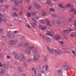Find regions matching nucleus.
Masks as SVG:
<instances>
[{
    "instance_id": "obj_1",
    "label": "nucleus",
    "mask_w": 76,
    "mask_h": 76,
    "mask_svg": "<svg viewBox=\"0 0 76 76\" xmlns=\"http://www.w3.org/2000/svg\"><path fill=\"white\" fill-rule=\"evenodd\" d=\"M20 58L19 59V61L20 62L23 61V60H25V58L24 57V55L22 53H20Z\"/></svg>"
},
{
    "instance_id": "obj_2",
    "label": "nucleus",
    "mask_w": 76,
    "mask_h": 76,
    "mask_svg": "<svg viewBox=\"0 0 76 76\" xmlns=\"http://www.w3.org/2000/svg\"><path fill=\"white\" fill-rule=\"evenodd\" d=\"M33 4L35 6L36 9H38L40 8H41V7L40 6L38 5V3L37 2H34Z\"/></svg>"
},
{
    "instance_id": "obj_3",
    "label": "nucleus",
    "mask_w": 76,
    "mask_h": 76,
    "mask_svg": "<svg viewBox=\"0 0 76 76\" xmlns=\"http://www.w3.org/2000/svg\"><path fill=\"white\" fill-rule=\"evenodd\" d=\"M63 68L64 70H67L70 69V66L68 65H64L63 66Z\"/></svg>"
},
{
    "instance_id": "obj_4",
    "label": "nucleus",
    "mask_w": 76,
    "mask_h": 76,
    "mask_svg": "<svg viewBox=\"0 0 76 76\" xmlns=\"http://www.w3.org/2000/svg\"><path fill=\"white\" fill-rule=\"evenodd\" d=\"M39 27L42 31L44 30H46V29H47L46 27L45 26H42L41 25H39Z\"/></svg>"
},
{
    "instance_id": "obj_5",
    "label": "nucleus",
    "mask_w": 76,
    "mask_h": 76,
    "mask_svg": "<svg viewBox=\"0 0 76 76\" xmlns=\"http://www.w3.org/2000/svg\"><path fill=\"white\" fill-rule=\"evenodd\" d=\"M38 58H39V56L37 55H36L34 56V58L33 59V60L34 61L35 60H38Z\"/></svg>"
},
{
    "instance_id": "obj_6",
    "label": "nucleus",
    "mask_w": 76,
    "mask_h": 76,
    "mask_svg": "<svg viewBox=\"0 0 76 76\" xmlns=\"http://www.w3.org/2000/svg\"><path fill=\"white\" fill-rule=\"evenodd\" d=\"M47 49L48 51L50 53H53L54 51V49L53 48L50 49L48 47H47Z\"/></svg>"
},
{
    "instance_id": "obj_7",
    "label": "nucleus",
    "mask_w": 76,
    "mask_h": 76,
    "mask_svg": "<svg viewBox=\"0 0 76 76\" xmlns=\"http://www.w3.org/2000/svg\"><path fill=\"white\" fill-rule=\"evenodd\" d=\"M6 17L4 16H3L2 18H0V23H1V21L2 20L3 22H6Z\"/></svg>"
},
{
    "instance_id": "obj_8",
    "label": "nucleus",
    "mask_w": 76,
    "mask_h": 76,
    "mask_svg": "<svg viewBox=\"0 0 76 76\" xmlns=\"http://www.w3.org/2000/svg\"><path fill=\"white\" fill-rule=\"evenodd\" d=\"M46 4H49L50 6L52 5V4L51 2V0H46Z\"/></svg>"
},
{
    "instance_id": "obj_9",
    "label": "nucleus",
    "mask_w": 76,
    "mask_h": 76,
    "mask_svg": "<svg viewBox=\"0 0 76 76\" xmlns=\"http://www.w3.org/2000/svg\"><path fill=\"white\" fill-rule=\"evenodd\" d=\"M23 44L24 45L23 46V47L25 48H27L29 45V43L26 42H23Z\"/></svg>"
},
{
    "instance_id": "obj_10",
    "label": "nucleus",
    "mask_w": 76,
    "mask_h": 76,
    "mask_svg": "<svg viewBox=\"0 0 76 76\" xmlns=\"http://www.w3.org/2000/svg\"><path fill=\"white\" fill-rule=\"evenodd\" d=\"M8 43L9 44H11V45H14V44H15V41L14 40H11L9 41Z\"/></svg>"
},
{
    "instance_id": "obj_11",
    "label": "nucleus",
    "mask_w": 76,
    "mask_h": 76,
    "mask_svg": "<svg viewBox=\"0 0 76 76\" xmlns=\"http://www.w3.org/2000/svg\"><path fill=\"white\" fill-rule=\"evenodd\" d=\"M17 69H18V71H19L20 72H23V69L22 68V67L21 66H18L17 67Z\"/></svg>"
},
{
    "instance_id": "obj_12",
    "label": "nucleus",
    "mask_w": 76,
    "mask_h": 76,
    "mask_svg": "<svg viewBox=\"0 0 76 76\" xmlns=\"http://www.w3.org/2000/svg\"><path fill=\"white\" fill-rule=\"evenodd\" d=\"M54 38L56 40H58V39L61 38V37H60V36L59 35H57L55 36Z\"/></svg>"
},
{
    "instance_id": "obj_13",
    "label": "nucleus",
    "mask_w": 76,
    "mask_h": 76,
    "mask_svg": "<svg viewBox=\"0 0 76 76\" xmlns=\"http://www.w3.org/2000/svg\"><path fill=\"white\" fill-rule=\"evenodd\" d=\"M15 54H16V55L14 56V58L16 60H18V59L19 58V56L18 55V54L16 53H15Z\"/></svg>"
},
{
    "instance_id": "obj_14",
    "label": "nucleus",
    "mask_w": 76,
    "mask_h": 76,
    "mask_svg": "<svg viewBox=\"0 0 76 76\" xmlns=\"http://www.w3.org/2000/svg\"><path fill=\"white\" fill-rule=\"evenodd\" d=\"M60 55V52L59 50H55V55L56 56H58V55Z\"/></svg>"
},
{
    "instance_id": "obj_15",
    "label": "nucleus",
    "mask_w": 76,
    "mask_h": 76,
    "mask_svg": "<svg viewBox=\"0 0 76 76\" xmlns=\"http://www.w3.org/2000/svg\"><path fill=\"white\" fill-rule=\"evenodd\" d=\"M22 66L23 67H26L27 66V63L26 62H23L22 63Z\"/></svg>"
},
{
    "instance_id": "obj_16",
    "label": "nucleus",
    "mask_w": 76,
    "mask_h": 76,
    "mask_svg": "<svg viewBox=\"0 0 76 76\" xmlns=\"http://www.w3.org/2000/svg\"><path fill=\"white\" fill-rule=\"evenodd\" d=\"M61 70L59 69L57 71V73L59 75V76H61V75H63L62 74H61Z\"/></svg>"
},
{
    "instance_id": "obj_17",
    "label": "nucleus",
    "mask_w": 76,
    "mask_h": 76,
    "mask_svg": "<svg viewBox=\"0 0 76 76\" xmlns=\"http://www.w3.org/2000/svg\"><path fill=\"white\" fill-rule=\"evenodd\" d=\"M10 33H11V31H9L7 33V37L9 39H10Z\"/></svg>"
},
{
    "instance_id": "obj_18",
    "label": "nucleus",
    "mask_w": 76,
    "mask_h": 76,
    "mask_svg": "<svg viewBox=\"0 0 76 76\" xmlns=\"http://www.w3.org/2000/svg\"><path fill=\"white\" fill-rule=\"evenodd\" d=\"M46 23H47V25L48 26H51V25H50V22H49V20H48L47 19H46Z\"/></svg>"
},
{
    "instance_id": "obj_19",
    "label": "nucleus",
    "mask_w": 76,
    "mask_h": 76,
    "mask_svg": "<svg viewBox=\"0 0 76 76\" xmlns=\"http://www.w3.org/2000/svg\"><path fill=\"white\" fill-rule=\"evenodd\" d=\"M25 53L27 54H29L31 53L30 50L28 49H26L25 51Z\"/></svg>"
},
{
    "instance_id": "obj_20",
    "label": "nucleus",
    "mask_w": 76,
    "mask_h": 76,
    "mask_svg": "<svg viewBox=\"0 0 76 76\" xmlns=\"http://www.w3.org/2000/svg\"><path fill=\"white\" fill-rule=\"evenodd\" d=\"M4 70L3 69H0V73H1V74H4Z\"/></svg>"
},
{
    "instance_id": "obj_21",
    "label": "nucleus",
    "mask_w": 76,
    "mask_h": 76,
    "mask_svg": "<svg viewBox=\"0 0 76 76\" xmlns=\"http://www.w3.org/2000/svg\"><path fill=\"white\" fill-rule=\"evenodd\" d=\"M35 48V47L34 46H29L28 47V48L29 50H32V49H34Z\"/></svg>"
},
{
    "instance_id": "obj_22",
    "label": "nucleus",
    "mask_w": 76,
    "mask_h": 76,
    "mask_svg": "<svg viewBox=\"0 0 76 76\" xmlns=\"http://www.w3.org/2000/svg\"><path fill=\"white\" fill-rule=\"evenodd\" d=\"M31 13L32 15L34 16L36 14V12H35L34 10H32L31 11Z\"/></svg>"
},
{
    "instance_id": "obj_23",
    "label": "nucleus",
    "mask_w": 76,
    "mask_h": 76,
    "mask_svg": "<svg viewBox=\"0 0 76 76\" xmlns=\"http://www.w3.org/2000/svg\"><path fill=\"white\" fill-rule=\"evenodd\" d=\"M11 15L12 16H17V15H18V14H16V13L15 12H14Z\"/></svg>"
},
{
    "instance_id": "obj_24",
    "label": "nucleus",
    "mask_w": 76,
    "mask_h": 76,
    "mask_svg": "<svg viewBox=\"0 0 76 76\" xmlns=\"http://www.w3.org/2000/svg\"><path fill=\"white\" fill-rule=\"evenodd\" d=\"M25 25L26 26H27L28 28H31V26L29 25V24H28V23H26L25 24Z\"/></svg>"
},
{
    "instance_id": "obj_25",
    "label": "nucleus",
    "mask_w": 76,
    "mask_h": 76,
    "mask_svg": "<svg viewBox=\"0 0 76 76\" xmlns=\"http://www.w3.org/2000/svg\"><path fill=\"white\" fill-rule=\"evenodd\" d=\"M13 37H14V35H13V34H12L11 35H10V39H13Z\"/></svg>"
},
{
    "instance_id": "obj_26",
    "label": "nucleus",
    "mask_w": 76,
    "mask_h": 76,
    "mask_svg": "<svg viewBox=\"0 0 76 76\" xmlns=\"http://www.w3.org/2000/svg\"><path fill=\"white\" fill-rule=\"evenodd\" d=\"M47 35H49V36H51V33L50 31H48V32L46 33Z\"/></svg>"
},
{
    "instance_id": "obj_27",
    "label": "nucleus",
    "mask_w": 76,
    "mask_h": 76,
    "mask_svg": "<svg viewBox=\"0 0 76 76\" xmlns=\"http://www.w3.org/2000/svg\"><path fill=\"white\" fill-rule=\"evenodd\" d=\"M4 67L6 69H8V65L6 64H4Z\"/></svg>"
},
{
    "instance_id": "obj_28",
    "label": "nucleus",
    "mask_w": 76,
    "mask_h": 76,
    "mask_svg": "<svg viewBox=\"0 0 76 76\" xmlns=\"http://www.w3.org/2000/svg\"><path fill=\"white\" fill-rule=\"evenodd\" d=\"M52 16L54 18H56L57 16H56V15L54 14H52Z\"/></svg>"
},
{
    "instance_id": "obj_29",
    "label": "nucleus",
    "mask_w": 76,
    "mask_h": 76,
    "mask_svg": "<svg viewBox=\"0 0 76 76\" xmlns=\"http://www.w3.org/2000/svg\"><path fill=\"white\" fill-rule=\"evenodd\" d=\"M46 38H47V40H48V41L49 42H50V41H51V39H50V38L48 37H47Z\"/></svg>"
},
{
    "instance_id": "obj_30",
    "label": "nucleus",
    "mask_w": 76,
    "mask_h": 76,
    "mask_svg": "<svg viewBox=\"0 0 76 76\" xmlns=\"http://www.w3.org/2000/svg\"><path fill=\"white\" fill-rule=\"evenodd\" d=\"M14 2L16 6H18L19 5V4L16 0L14 1Z\"/></svg>"
},
{
    "instance_id": "obj_31",
    "label": "nucleus",
    "mask_w": 76,
    "mask_h": 76,
    "mask_svg": "<svg viewBox=\"0 0 76 76\" xmlns=\"http://www.w3.org/2000/svg\"><path fill=\"white\" fill-rule=\"evenodd\" d=\"M68 32H69V31L67 30H66L63 31V32L66 33H68Z\"/></svg>"
},
{
    "instance_id": "obj_32",
    "label": "nucleus",
    "mask_w": 76,
    "mask_h": 76,
    "mask_svg": "<svg viewBox=\"0 0 76 76\" xmlns=\"http://www.w3.org/2000/svg\"><path fill=\"white\" fill-rule=\"evenodd\" d=\"M70 6H71L70 3H68L66 5V7H70Z\"/></svg>"
},
{
    "instance_id": "obj_33",
    "label": "nucleus",
    "mask_w": 76,
    "mask_h": 76,
    "mask_svg": "<svg viewBox=\"0 0 76 76\" xmlns=\"http://www.w3.org/2000/svg\"><path fill=\"white\" fill-rule=\"evenodd\" d=\"M49 10L50 11H51L52 12H54V11H55L54 9H53V8H50Z\"/></svg>"
},
{
    "instance_id": "obj_34",
    "label": "nucleus",
    "mask_w": 76,
    "mask_h": 76,
    "mask_svg": "<svg viewBox=\"0 0 76 76\" xmlns=\"http://www.w3.org/2000/svg\"><path fill=\"white\" fill-rule=\"evenodd\" d=\"M58 6L59 7H61V8H63V5H62V4H58Z\"/></svg>"
},
{
    "instance_id": "obj_35",
    "label": "nucleus",
    "mask_w": 76,
    "mask_h": 76,
    "mask_svg": "<svg viewBox=\"0 0 76 76\" xmlns=\"http://www.w3.org/2000/svg\"><path fill=\"white\" fill-rule=\"evenodd\" d=\"M32 53L33 54H36L37 53V50H33Z\"/></svg>"
},
{
    "instance_id": "obj_36",
    "label": "nucleus",
    "mask_w": 76,
    "mask_h": 76,
    "mask_svg": "<svg viewBox=\"0 0 76 76\" xmlns=\"http://www.w3.org/2000/svg\"><path fill=\"white\" fill-rule=\"evenodd\" d=\"M27 16L28 17H30L31 16V13L30 12H28L27 14Z\"/></svg>"
},
{
    "instance_id": "obj_37",
    "label": "nucleus",
    "mask_w": 76,
    "mask_h": 76,
    "mask_svg": "<svg viewBox=\"0 0 76 76\" xmlns=\"http://www.w3.org/2000/svg\"><path fill=\"white\" fill-rule=\"evenodd\" d=\"M14 19L15 20V21H16V20H18V17L17 16H15V18H14Z\"/></svg>"
},
{
    "instance_id": "obj_38",
    "label": "nucleus",
    "mask_w": 76,
    "mask_h": 76,
    "mask_svg": "<svg viewBox=\"0 0 76 76\" xmlns=\"http://www.w3.org/2000/svg\"><path fill=\"white\" fill-rule=\"evenodd\" d=\"M13 10H15L16 11H18V8H16L15 7H14L13 8Z\"/></svg>"
},
{
    "instance_id": "obj_39",
    "label": "nucleus",
    "mask_w": 76,
    "mask_h": 76,
    "mask_svg": "<svg viewBox=\"0 0 76 76\" xmlns=\"http://www.w3.org/2000/svg\"><path fill=\"white\" fill-rule=\"evenodd\" d=\"M41 15L43 16H45V14L43 12H42Z\"/></svg>"
},
{
    "instance_id": "obj_40",
    "label": "nucleus",
    "mask_w": 76,
    "mask_h": 76,
    "mask_svg": "<svg viewBox=\"0 0 76 76\" xmlns=\"http://www.w3.org/2000/svg\"><path fill=\"white\" fill-rule=\"evenodd\" d=\"M32 20H33V21H34V22H37V20H36V19H35V18H33L32 19Z\"/></svg>"
},
{
    "instance_id": "obj_41",
    "label": "nucleus",
    "mask_w": 76,
    "mask_h": 76,
    "mask_svg": "<svg viewBox=\"0 0 76 76\" xmlns=\"http://www.w3.org/2000/svg\"><path fill=\"white\" fill-rule=\"evenodd\" d=\"M18 45L19 47H22V44L20 43H19Z\"/></svg>"
},
{
    "instance_id": "obj_42",
    "label": "nucleus",
    "mask_w": 76,
    "mask_h": 76,
    "mask_svg": "<svg viewBox=\"0 0 76 76\" xmlns=\"http://www.w3.org/2000/svg\"><path fill=\"white\" fill-rule=\"evenodd\" d=\"M59 42L60 44H64V42H63L62 41H60Z\"/></svg>"
},
{
    "instance_id": "obj_43",
    "label": "nucleus",
    "mask_w": 76,
    "mask_h": 76,
    "mask_svg": "<svg viewBox=\"0 0 76 76\" xmlns=\"http://www.w3.org/2000/svg\"><path fill=\"white\" fill-rule=\"evenodd\" d=\"M68 22H71L72 21V18H68Z\"/></svg>"
},
{
    "instance_id": "obj_44",
    "label": "nucleus",
    "mask_w": 76,
    "mask_h": 76,
    "mask_svg": "<svg viewBox=\"0 0 76 76\" xmlns=\"http://www.w3.org/2000/svg\"><path fill=\"white\" fill-rule=\"evenodd\" d=\"M41 22L42 23H45V21L44 20H41Z\"/></svg>"
},
{
    "instance_id": "obj_45",
    "label": "nucleus",
    "mask_w": 76,
    "mask_h": 76,
    "mask_svg": "<svg viewBox=\"0 0 76 76\" xmlns=\"http://www.w3.org/2000/svg\"><path fill=\"white\" fill-rule=\"evenodd\" d=\"M31 8H32V7L31 6H30L29 7H28V10H30Z\"/></svg>"
},
{
    "instance_id": "obj_46",
    "label": "nucleus",
    "mask_w": 76,
    "mask_h": 76,
    "mask_svg": "<svg viewBox=\"0 0 76 76\" xmlns=\"http://www.w3.org/2000/svg\"><path fill=\"white\" fill-rule=\"evenodd\" d=\"M42 73H45V71L43 70H42L41 72Z\"/></svg>"
},
{
    "instance_id": "obj_47",
    "label": "nucleus",
    "mask_w": 76,
    "mask_h": 76,
    "mask_svg": "<svg viewBox=\"0 0 76 76\" xmlns=\"http://www.w3.org/2000/svg\"><path fill=\"white\" fill-rule=\"evenodd\" d=\"M4 16V15H1V14H0V19H1V18H2V17Z\"/></svg>"
},
{
    "instance_id": "obj_48",
    "label": "nucleus",
    "mask_w": 76,
    "mask_h": 76,
    "mask_svg": "<svg viewBox=\"0 0 76 76\" xmlns=\"http://www.w3.org/2000/svg\"><path fill=\"white\" fill-rule=\"evenodd\" d=\"M45 68H48V66L47 65H46L45 66Z\"/></svg>"
},
{
    "instance_id": "obj_49",
    "label": "nucleus",
    "mask_w": 76,
    "mask_h": 76,
    "mask_svg": "<svg viewBox=\"0 0 76 76\" xmlns=\"http://www.w3.org/2000/svg\"><path fill=\"white\" fill-rule=\"evenodd\" d=\"M44 61L46 62L47 61V58H45L44 60Z\"/></svg>"
},
{
    "instance_id": "obj_50",
    "label": "nucleus",
    "mask_w": 76,
    "mask_h": 76,
    "mask_svg": "<svg viewBox=\"0 0 76 76\" xmlns=\"http://www.w3.org/2000/svg\"><path fill=\"white\" fill-rule=\"evenodd\" d=\"M27 61H28V62L29 63H30V62H31V60H30V59H27Z\"/></svg>"
},
{
    "instance_id": "obj_51",
    "label": "nucleus",
    "mask_w": 76,
    "mask_h": 76,
    "mask_svg": "<svg viewBox=\"0 0 76 76\" xmlns=\"http://www.w3.org/2000/svg\"><path fill=\"white\" fill-rule=\"evenodd\" d=\"M45 71L48 72V68H45Z\"/></svg>"
},
{
    "instance_id": "obj_52",
    "label": "nucleus",
    "mask_w": 76,
    "mask_h": 76,
    "mask_svg": "<svg viewBox=\"0 0 76 76\" xmlns=\"http://www.w3.org/2000/svg\"><path fill=\"white\" fill-rule=\"evenodd\" d=\"M36 18L37 20H38V19H39V16H37L36 17Z\"/></svg>"
},
{
    "instance_id": "obj_53",
    "label": "nucleus",
    "mask_w": 76,
    "mask_h": 76,
    "mask_svg": "<svg viewBox=\"0 0 76 76\" xmlns=\"http://www.w3.org/2000/svg\"><path fill=\"white\" fill-rule=\"evenodd\" d=\"M14 34H17V31H14Z\"/></svg>"
},
{
    "instance_id": "obj_54",
    "label": "nucleus",
    "mask_w": 76,
    "mask_h": 76,
    "mask_svg": "<svg viewBox=\"0 0 76 76\" xmlns=\"http://www.w3.org/2000/svg\"><path fill=\"white\" fill-rule=\"evenodd\" d=\"M72 53H73V54H74V55H75V51H73V50H72Z\"/></svg>"
},
{
    "instance_id": "obj_55",
    "label": "nucleus",
    "mask_w": 76,
    "mask_h": 76,
    "mask_svg": "<svg viewBox=\"0 0 76 76\" xmlns=\"http://www.w3.org/2000/svg\"><path fill=\"white\" fill-rule=\"evenodd\" d=\"M22 76H27L25 74H22Z\"/></svg>"
},
{
    "instance_id": "obj_56",
    "label": "nucleus",
    "mask_w": 76,
    "mask_h": 76,
    "mask_svg": "<svg viewBox=\"0 0 76 76\" xmlns=\"http://www.w3.org/2000/svg\"><path fill=\"white\" fill-rule=\"evenodd\" d=\"M4 2V1L3 0H0V2L1 3H3Z\"/></svg>"
},
{
    "instance_id": "obj_57",
    "label": "nucleus",
    "mask_w": 76,
    "mask_h": 76,
    "mask_svg": "<svg viewBox=\"0 0 76 76\" xmlns=\"http://www.w3.org/2000/svg\"><path fill=\"white\" fill-rule=\"evenodd\" d=\"M7 58H10V56H7Z\"/></svg>"
},
{
    "instance_id": "obj_58",
    "label": "nucleus",
    "mask_w": 76,
    "mask_h": 76,
    "mask_svg": "<svg viewBox=\"0 0 76 76\" xmlns=\"http://www.w3.org/2000/svg\"><path fill=\"white\" fill-rule=\"evenodd\" d=\"M41 37H43V38H44L45 39V36H44L43 35H42Z\"/></svg>"
},
{
    "instance_id": "obj_59",
    "label": "nucleus",
    "mask_w": 76,
    "mask_h": 76,
    "mask_svg": "<svg viewBox=\"0 0 76 76\" xmlns=\"http://www.w3.org/2000/svg\"><path fill=\"white\" fill-rule=\"evenodd\" d=\"M75 10H74V9H72L71 11V12H75Z\"/></svg>"
},
{
    "instance_id": "obj_60",
    "label": "nucleus",
    "mask_w": 76,
    "mask_h": 76,
    "mask_svg": "<svg viewBox=\"0 0 76 76\" xmlns=\"http://www.w3.org/2000/svg\"><path fill=\"white\" fill-rule=\"evenodd\" d=\"M19 3H22V0H20L19 1Z\"/></svg>"
},
{
    "instance_id": "obj_61",
    "label": "nucleus",
    "mask_w": 76,
    "mask_h": 76,
    "mask_svg": "<svg viewBox=\"0 0 76 76\" xmlns=\"http://www.w3.org/2000/svg\"><path fill=\"white\" fill-rule=\"evenodd\" d=\"M74 34L75 36V37H76V32H74Z\"/></svg>"
},
{
    "instance_id": "obj_62",
    "label": "nucleus",
    "mask_w": 76,
    "mask_h": 76,
    "mask_svg": "<svg viewBox=\"0 0 76 76\" xmlns=\"http://www.w3.org/2000/svg\"><path fill=\"white\" fill-rule=\"evenodd\" d=\"M71 17L72 18H74V14H72L71 15Z\"/></svg>"
},
{
    "instance_id": "obj_63",
    "label": "nucleus",
    "mask_w": 76,
    "mask_h": 76,
    "mask_svg": "<svg viewBox=\"0 0 76 76\" xmlns=\"http://www.w3.org/2000/svg\"><path fill=\"white\" fill-rule=\"evenodd\" d=\"M71 36L72 37H74V35H73V34H71Z\"/></svg>"
},
{
    "instance_id": "obj_64",
    "label": "nucleus",
    "mask_w": 76,
    "mask_h": 76,
    "mask_svg": "<svg viewBox=\"0 0 76 76\" xmlns=\"http://www.w3.org/2000/svg\"><path fill=\"white\" fill-rule=\"evenodd\" d=\"M74 13L75 15H76V11H75L74 12Z\"/></svg>"
}]
</instances>
